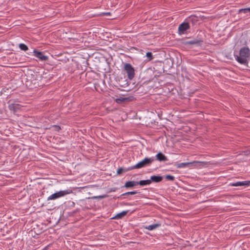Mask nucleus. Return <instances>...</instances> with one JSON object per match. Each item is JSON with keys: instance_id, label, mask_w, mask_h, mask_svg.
I'll use <instances>...</instances> for the list:
<instances>
[{"instance_id": "24", "label": "nucleus", "mask_w": 250, "mask_h": 250, "mask_svg": "<svg viewBox=\"0 0 250 250\" xmlns=\"http://www.w3.org/2000/svg\"><path fill=\"white\" fill-rule=\"evenodd\" d=\"M53 127L55 128V130L57 131H59L61 130V127L60 126L57 125H54Z\"/></svg>"}, {"instance_id": "29", "label": "nucleus", "mask_w": 250, "mask_h": 250, "mask_svg": "<svg viewBox=\"0 0 250 250\" xmlns=\"http://www.w3.org/2000/svg\"><path fill=\"white\" fill-rule=\"evenodd\" d=\"M103 14L104 15H110V13L109 12H106V13H104Z\"/></svg>"}, {"instance_id": "27", "label": "nucleus", "mask_w": 250, "mask_h": 250, "mask_svg": "<svg viewBox=\"0 0 250 250\" xmlns=\"http://www.w3.org/2000/svg\"><path fill=\"white\" fill-rule=\"evenodd\" d=\"M49 246H50V245H47V246L44 247L42 250H48Z\"/></svg>"}, {"instance_id": "5", "label": "nucleus", "mask_w": 250, "mask_h": 250, "mask_svg": "<svg viewBox=\"0 0 250 250\" xmlns=\"http://www.w3.org/2000/svg\"><path fill=\"white\" fill-rule=\"evenodd\" d=\"M198 163H204V162H198V161H193L192 162H187V163H176L175 164V166H176L177 168H184L187 167H189L192 166H195L196 164Z\"/></svg>"}, {"instance_id": "25", "label": "nucleus", "mask_w": 250, "mask_h": 250, "mask_svg": "<svg viewBox=\"0 0 250 250\" xmlns=\"http://www.w3.org/2000/svg\"><path fill=\"white\" fill-rule=\"evenodd\" d=\"M244 155H250V150H247L246 151H244L243 152Z\"/></svg>"}, {"instance_id": "6", "label": "nucleus", "mask_w": 250, "mask_h": 250, "mask_svg": "<svg viewBox=\"0 0 250 250\" xmlns=\"http://www.w3.org/2000/svg\"><path fill=\"white\" fill-rule=\"evenodd\" d=\"M33 55L40 61H45L48 60V57L43 54V52L36 49L33 50Z\"/></svg>"}, {"instance_id": "23", "label": "nucleus", "mask_w": 250, "mask_h": 250, "mask_svg": "<svg viewBox=\"0 0 250 250\" xmlns=\"http://www.w3.org/2000/svg\"><path fill=\"white\" fill-rule=\"evenodd\" d=\"M127 169H124L122 167H120L117 170V173L118 174H121L123 172H126L127 171H125Z\"/></svg>"}, {"instance_id": "7", "label": "nucleus", "mask_w": 250, "mask_h": 250, "mask_svg": "<svg viewBox=\"0 0 250 250\" xmlns=\"http://www.w3.org/2000/svg\"><path fill=\"white\" fill-rule=\"evenodd\" d=\"M189 27V23L188 22H184L180 24L178 27L179 33L180 34H184Z\"/></svg>"}, {"instance_id": "21", "label": "nucleus", "mask_w": 250, "mask_h": 250, "mask_svg": "<svg viewBox=\"0 0 250 250\" xmlns=\"http://www.w3.org/2000/svg\"><path fill=\"white\" fill-rule=\"evenodd\" d=\"M165 178L168 180L171 181H173L175 180V177L173 176L170 175H167L165 176Z\"/></svg>"}, {"instance_id": "8", "label": "nucleus", "mask_w": 250, "mask_h": 250, "mask_svg": "<svg viewBox=\"0 0 250 250\" xmlns=\"http://www.w3.org/2000/svg\"><path fill=\"white\" fill-rule=\"evenodd\" d=\"M230 186L233 187L238 186H246L248 187L250 185V181H239L235 183H230Z\"/></svg>"}, {"instance_id": "28", "label": "nucleus", "mask_w": 250, "mask_h": 250, "mask_svg": "<svg viewBox=\"0 0 250 250\" xmlns=\"http://www.w3.org/2000/svg\"><path fill=\"white\" fill-rule=\"evenodd\" d=\"M124 101L125 100V98H122V99H117V101Z\"/></svg>"}, {"instance_id": "20", "label": "nucleus", "mask_w": 250, "mask_h": 250, "mask_svg": "<svg viewBox=\"0 0 250 250\" xmlns=\"http://www.w3.org/2000/svg\"><path fill=\"white\" fill-rule=\"evenodd\" d=\"M188 20L192 22V23L197 21V17L195 16H190V17H189Z\"/></svg>"}, {"instance_id": "13", "label": "nucleus", "mask_w": 250, "mask_h": 250, "mask_svg": "<svg viewBox=\"0 0 250 250\" xmlns=\"http://www.w3.org/2000/svg\"><path fill=\"white\" fill-rule=\"evenodd\" d=\"M201 41H199L197 39H194L190 41H187L185 42V44H199Z\"/></svg>"}, {"instance_id": "2", "label": "nucleus", "mask_w": 250, "mask_h": 250, "mask_svg": "<svg viewBox=\"0 0 250 250\" xmlns=\"http://www.w3.org/2000/svg\"><path fill=\"white\" fill-rule=\"evenodd\" d=\"M154 160L155 159L153 157L145 158L144 160L139 162L136 165L127 168L125 171H129L133 169L141 168L142 167L149 166L152 164Z\"/></svg>"}, {"instance_id": "3", "label": "nucleus", "mask_w": 250, "mask_h": 250, "mask_svg": "<svg viewBox=\"0 0 250 250\" xmlns=\"http://www.w3.org/2000/svg\"><path fill=\"white\" fill-rule=\"evenodd\" d=\"M125 70L129 79L132 80L135 75L134 69L130 63H125Z\"/></svg>"}, {"instance_id": "9", "label": "nucleus", "mask_w": 250, "mask_h": 250, "mask_svg": "<svg viewBox=\"0 0 250 250\" xmlns=\"http://www.w3.org/2000/svg\"><path fill=\"white\" fill-rule=\"evenodd\" d=\"M21 107V105L18 104H10L8 105L9 109L14 112L18 111Z\"/></svg>"}, {"instance_id": "10", "label": "nucleus", "mask_w": 250, "mask_h": 250, "mask_svg": "<svg viewBox=\"0 0 250 250\" xmlns=\"http://www.w3.org/2000/svg\"><path fill=\"white\" fill-rule=\"evenodd\" d=\"M156 159L160 162H166L168 160L167 158L162 152H159L156 155Z\"/></svg>"}, {"instance_id": "30", "label": "nucleus", "mask_w": 250, "mask_h": 250, "mask_svg": "<svg viewBox=\"0 0 250 250\" xmlns=\"http://www.w3.org/2000/svg\"><path fill=\"white\" fill-rule=\"evenodd\" d=\"M151 70H150V69H149V70H148L147 72H150V71H151Z\"/></svg>"}, {"instance_id": "19", "label": "nucleus", "mask_w": 250, "mask_h": 250, "mask_svg": "<svg viewBox=\"0 0 250 250\" xmlns=\"http://www.w3.org/2000/svg\"><path fill=\"white\" fill-rule=\"evenodd\" d=\"M137 193H138V192L136 191H129V192H125V193H124L122 194L121 195V196L129 195H134V194H136Z\"/></svg>"}, {"instance_id": "14", "label": "nucleus", "mask_w": 250, "mask_h": 250, "mask_svg": "<svg viewBox=\"0 0 250 250\" xmlns=\"http://www.w3.org/2000/svg\"><path fill=\"white\" fill-rule=\"evenodd\" d=\"M150 184H151V182L150 181V179L145 180H141L139 182H138V185H140V186H142L149 185Z\"/></svg>"}, {"instance_id": "26", "label": "nucleus", "mask_w": 250, "mask_h": 250, "mask_svg": "<svg viewBox=\"0 0 250 250\" xmlns=\"http://www.w3.org/2000/svg\"><path fill=\"white\" fill-rule=\"evenodd\" d=\"M127 83V82H126V80H124V84H121V83H120V85H126Z\"/></svg>"}, {"instance_id": "18", "label": "nucleus", "mask_w": 250, "mask_h": 250, "mask_svg": "<svg viewBox=\"0 0 250 250\" xmlns=\"http://www.w3.org/2000/svg\"><path fill=\"white\" fill-rule=\"evenodd\" d=\"M250 12V7L246 8H242L239 10V13H247Z\"/></svg>"}, {"instance_id": "22", "label": "nucleus", "mask_w": 250, "mask_h": 250, "mask_svg": "<svg viewBox=\"0 0 250 250\" xmlns=\"http://www.w3.org/2000/svg\"><path fill=\"white\" fill-rule=\"evenodd\" d=\"M146 56L148 59L149 61L152 60L153 59L152 54L151 52H148L146 53Z\"/></svg>"}, {"instance_id": "11", "label": "nucleus", "mask_w": 250, "mask_h": 250, "mask_svg": "<svg viewBox=\"0 0 250 250\" xmlns=\"http://www.w3.org/2000/svg\"><path fill=\"white\" fill-rule=\"evenodd\" d=\"M163 177L160 175H153L151 176L150 181L151 183L152 182L159 183L163 180Z\"/></svg>"}, {"instance_id": "16", "label": "nucleus", "mask_w": 250, "mask_h": 250, "mask_svg": "<svg viewBox=\"0 0 250 250\" xmlns=\"http://www.w3.org/2000/svg\"><path fill=\"white\" fill-rule=\"evenodd\" d=\"M160 226L161 225L160 224H155L146 227V229H147L148 230H151L155 229L156 228L160 227Z\"/></svg>"}, {"instance_id": "15", "label": "nucleus", "mask_w": 250, "mask_h": 250, "mask_svg": "<svg viewBox=\"0 0 250 250\" xmlns=\"http://www.w3.org/2000/svg\"><path fill=\"white\" fill-rule=\"evenodd\" d=\"M128 212V211H123L118 214H117L113 218L115 219H120L122 218L123 217L126 215L127 213Z\"/></svg>"}, {"instance_id": "12", "label": "nucleus", "mask_w": 250, "mask_h": 250, "mask_svg": "<svg viewBox=\"0 0 250 250\" xmlns=\"http://www.w3.org/2000/svg\"><path fill=\"white\" fill-rule=\"evenodd\" d=\"M138 185V182L137 181H127L126 182L124 187L126 188H132L135 186H136Z\"/></svg>"}, {"instance_id": "17", "label": "nucleus", "mask_w": 250, "mask_h": 250, "mask_svg": "<svg viewBox=\"0 0 250 250\" xmlns=\"http://www.w3.org/2000/svg\"><path fill=\"white\" fill-rule=\"evenodd\" d=\"M19 47L23 51H27L28 49V46L24 43H20L19 44Z\"/></svg>"}, {"instance_id": "4", "label": "nucleus", "mask_w": 250, "mask_h": 250, "mask_svg": "<svg viewBox=\"0 0 250 250\" xmlns=\"http://www.w3.org/2000/svg\"><path fill=\"white\" fill-rule=\"evenodd\" d=\"M70 193V192L68 190L60 191L59 192L53 193L52 195H51L50 196H49L48 197L47 200H55V199H56L61 197L65 195H66Z\"/></svg>"}, {"instance_id": "1", "label": "nucleus", "mask_w": 250, "mask_h": 250, "mask_svg": "<svg viewBox=\"0 0 250 250\" xmlns=\"http://www.w3.org/2000/svg\"><path fill=\"white\" fill-rule=\"evenodd\" d=\"M250 55V50L248 47L241 48L239 51V55L235 56L237 61L241 64H245L247 62V58Z\"/></svg>"}]
</instances>
